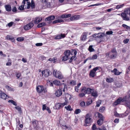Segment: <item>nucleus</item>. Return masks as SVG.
Listing matches in <instances>:
<instances>
[{
  "label": "nucleus",
  "instance_id": "46",
  "mask_svg": "<svg viewBox=\"0 0 130 130\" xmlns=\"http://www.w3.org/2000/svg\"><path fill=\"white\" fill-rule=\"evenodd\" d=\"M81 112V110L79 109H76L75 112V113L76 114H77L79 113H80Z\"/></svg>",
  "mask_w": 130,
  "mask_h": 130
},
{
  "label": "nucleus",
  "instance_id": "39",
  "mask_svg": "<svg viewBox=\"0 0 130 130\" xmlns=\"http://www.w3.org/2000/svg\"><path fill=\"white\" fill-rule=\"evenodd\" d=\"M98 116L100 119H99L103 120V116L101 114L99 113H98Z\"/></svg>",
  "mask_w": 130,
  "mask_h": 130
},
{
  "label": "nucleus",
  "instance_id": "15",
  "mask_svg": "<svg viewBox=\"0 0 130 130\" xmlns=\"http://www.w3.org/2000/svg\"><path fill=\"white\" fill-rule=\"evenodd\" d=\"M42 20L41 17H37L35 19L34 22L35 24H37L39 23Z\"/></svg>",
  "mask_w": 130,
  "mask_h": 130
},
{
  "label": "nucleus",
  "instance_id": "18",
  "mask_svg": "<svg viewBox=\"0 0 130 130\" xmlns=\"http://www.w3.org/2000/svg\"><path fill=\"white\" fill-rule=\"evenodd\" d=\"M93 90V89L89 88H87L85 90V92L86 94H90L92 93Z\"/></svg>",
  "mask_w": 130,
  "mask_h": 130
},
{
  "label": "nucleus",
  "instance_id": "51",
  "mask_svg": "<svg viewBox=\"0 0 130 130\" xmlns=\"http://www.w3.org/2000/svg\"><path fill=\"white\" fill-rule=\"evenodd\" d=\"M129 40L128 39H125L123 40V42L125 44H126L128 43L129 41Z\"/></svg>",
  "mask_w": 130,
  "mask_h": 130
},
{
  "label": "nucleus",
  "instance_id": "44",
  "mask_svg": "<svg viewBox=\"0 0 130 130\" xmlns=\"http://www.w3.org/2000/svg\"><path fill=\"white\" fill-rule=\"evenodd\" d=\"M101 102L100 100H99L96 103V106L97 107H99L100 105L101 104Z\"/></svg>",
  "mask_w": 130,
  "mask_h": 130
},
{
  "label": "nucleus",
  "instance_id": "41",
  "mask_svg": "<svg viewBox=\"0 0 130 130\" xmlns=\"http://www.w3.org/2000/svg\"><path fill=\"white\" fill-rule=\"evenodd\" d=\"M17 40L18 41H21L24 40V38L22 37H19L17 38Z\"/></svg>",
  "mask_w": 130,
  "mask_h": 130
},
{
  "label": "nucleus",
  "instance_id": "33",
  "mask_svg": "<svg viewBox=\"0 0 130 130\" xmlns=\"http://www.w3.org/2000/svg\"><path fill=\"white\" fill-rule=\"evenodd\" d=\"M125 12L127 14H129L130 16V8H127L126 10L125 11Z\"/></svg>",
  "mask_w": 130,
  "mask_h": 130
},
{
  "label": "nucleus",
  "instance_id": "30",
  "mask_svg": "<svg viewBox=\"0 0 130 130\" xmlns=\"http://www.w3.org/2000/svg\"><path fill=\"white\" fill-rule=\"evenodd\" d=\"M65 108L67 110L69 111H72L73 110L71 108L70 105H68L67 106H66Z\"/></svg>",
  "mask_w": 130,
  "mask_h": 130
},
{
  "label": "nucleus",
  "instance_id": "43",
  "mask_svg": "<svg viewBox=\"0 0 130 130\" xmlns=\"http://www.w3.org/2000/svg\"><path fill=\"white\" fill-rule=\"evenodd\" d=\"M114 115L117 117H121V114L118 113L116 112H114Z\"/></svg>",
  "mask_w": 130,
  "mask_h": 130
},
{
  "label": "nucleus",
  "instance_id": "11",
  "mask_svg": "<svg viewBox=\"0 0 130 130\" xmlns=\"http://www.w3.org/2000/svg\"><path fill=\"white\" fill-rule=\"evenodd\" d=\"M55 18V17L54 16H51L46 18L45 19V21H48V22H47V23H50L51 22V21L54 20Z\"/></svg>",
  "mask_w": 130,
  "mask_h": 130
},
{
  "label": "nucleus",
  "instance_id": "6",
  "mask_svg": "<svg viewBox=\"0 0 130 130\" xmlns=\"http://www.w3.org/2000/svg\"><path fill=\"white\" fill-rule=\"evenodd\" d=\"M41 73L42 76H44L45 77H47L50 74V70L48 69L45 70L43 71Z\"/></svg>",
  "mask_w": 130,
  "mask_h": 130
},
{
  "label": "nucleus",
  "instance_id": "34",
  "mask_svg": "<svg viewBox=\"0 0 130 130\" xmlns=\"http://www.w3.org/2000/svg\"><path fill=\"white\" fill-rule=\"evenodd\" d=\"M76 59V56H72L70 58V59L69 60V62L70 63H71L73 60H75Z\"/></svg>",
  "mask_w": 130,
  "mask_h": 130
},
{
  "label": "nucleus",
  "instance_id": "12",
  "mask_svg": "<svg viewBox=\"0 0 130 130\" xmlns=\"http://www.w3.org/2000/svg\"><path fill=\"white\" fill-rule=\"evenodd\" d=\"M36 89L38 92L40 93L42 92L44 90V87L42 86H38L37 87Z\"/></svg>",
  "mask_w": 130,
  "mask_h": 130
},
{
  "label": "nucleus",
  "instance_id": "19",
  "mask_svg": "<svg viewBox=\"0 0 130 130\" xmlns=\"http://www.w3.org/2000/svg\"><path fill=\"white\" fill-rule=\"evenodd\" d=\"M70 51L69 50H67L64 53V55L68 57H69V56L70 55Z\"/></svg>",
  "mask_w": 130,
  "mask_h": 130
},
{
  "label": "nucleus",
  "instance_id": "13",
  "mask_svg": "<svg viewBox=\"0 0 130 130\" xmlns=\"http://www.w3.org/2000/svg\"><path fill=\"white\" fill-rule=\"evenodd\" d=\"M80 18L79 15H76L70 17V19L71 21H74L78 20Z\"/></svg>",
  "mask_w": 130,
  "mask_h": 130
},
{
  "label": "nucleus",
  "instance_id": "35",
  "mask_svg": "<svg viewBox=\"0 0 130 130\" xmlns=\"http://www.w3.org/2000/svg\"><path fill=\"white\" fill-rule=\"evenodd\" d=\"M77 51L76 50H72L71 52V54L72 55H74V56H75L77 54Z\"/></svg>",
  "mask_w": 130,
  "mask_h": 130
},
{
  "label": "nucleus",
  "instance_id": "29",
  "mask_svg": "<svg viewBox=\"0 0 130 130\" xmlns=\"http://www.w3.org/2000/svg\"><path fill=\"white\" fill-rule=\"evenodd\" d=\"M15 74L16 76L17 77V78L18 79H19L20 77L21 76V74L20 73L16 72L15 73Z\"/></svg>",
  "mask_w": 130,
  "mask_h": 130
},
{
  "label": "nucleus",
  "instance_id": "16",
  "mask_svg": "<svg viewBox=\"0 0 130 130\" xmlns=\"http://www.w3.org/2000/svg\"><path fill=\"white\" fill-rule=\"evenodd\" d=\"M111 72L114 73V74L116 75H119L122 73V72H119L116 68H115L113 70L111 71Z\"/></svg>",
  "mask_w": 130,
  "mask_h": 130
},
{
  "label": "nucleus",
  "instance_id": "47",
  "mask_svg": "<svg viewBox=\"0 0 130 130\" xmlns=\"http://www.w3.org/2000/svg\"><path fill=\"white\" fill-rule=\"evenodd\" d=\"M42 3L45 5L46 6L48 7V5H47V4L48 3H47L46 0H42Z\"/></svg>",
  "mask_w": 130,
  "mask_h": 130
},
{
  "label": "nucleus",
  "instance_id": "1",
  "mask_svg": "<svg viewBox=\"0 0 130 130\" xmlns=\"http://www.w3.org/2000/svg\"><path fill=\"white\" fill-rule=\"evenodd\" d=\"M53 74L54 76L59 79H61L63 78V76L61 73L59 71H57L56 70H54Z\"/></svg>",
  "mask_w": 130,
  "mask_h": 130
},
{
  "label": "nucleus",
  "instance_id": "4",
  "mask_svg": "<svg viewBox=\"0 0 130 130\" xmlns=\"http://www.w3.org/2000/svg\"><path fill=\"white\" fill-rule=\"evenodd\" d=\"M34 25V24L33 23H30L28 24L25 26L24 27V29L27 30L30 29Z\"/></svg>",
  "mask_w": 130,
  "mask_h": 130
},
{
  "label": "nucleus",
  "instance_id": "56",
  "mask_svg": "<svg viewBox=\"0 0 130 130\" xmlns=\"http://www.w3.org/2000/svg\"><path fill=\"white\" fill-rule=\"evenodd\" d=\"M112 33L113 32L111 31H107L106 33V34L108 35L112 34Z\"/></svg>",
  "mask_w": 130,
  "mask_h": 130
},
{
  "label": "nucleus",
  "instance_id": "22",
  "mask_svg": "<svg viewBox=\"0 0 130 130\" xmlns=\"http://www.w3.org/2000/svg\"><path fill=\"white\" fill-rule=\"evenodd\" d=\"M56 108V109H59L62 108L60 103H58L55 106Z\"/></svg>",
  "mask_w": 130,
  "mask_h": 130
},
{
  "label": "nucleus",
  "instance_id": "60",
  "mask_svg": "<svg viewBox=\"0 0 130 130\" xmlns=\"http://www.w3.org/2000/svg\"><path fill=\"white\" fill-rule=\"evenodd\" d=\"M92 129L93 130H94L96 129V126L95 124H93L92 126Z\"/></svg>",
  "mask_w": 130,
  "mask_h": 130
},
{
  "label": "nucleus",
  "instance_id": "25",
  "mask_svg": "<svg viewBox=\"0 0 130 130\" xmlns=\"http://www.w3.org/2000/svg\"><path fill=\"white\" fill-rule=\"evenodd\" d=\"M69 57H68L67 56L64 55V56H63L62 58V61H66L68 59H69Z\"/></svg>",
  "mask_w": 130,
  "mask_h": 130
},
{
  "label": "nucleus",
  "instance_id": "54",
  "mask_svg": "<svg viewBox=\"0 0 130 130\" xmlns=\"http://www.w3.org/2000/svg\"><path fill=\"white\" fill-rule=\"evenodd\" d=\"M27 9H28L31 6L30 3V2H27Z\"/></svg>",
  "mask_w": 130,
  "mask_h": 130
},
{
  "label": "nucleus",
  "instance_id": "53",
  "mask_svg": "<svg viewBox=\"0 0 130 130\" xmlns=\"http://www.w3.org/2000/svg\"><path fill=\"white\" fill-rule=\"evenodd\" d=\"M122 27H123L124 28H126V29H128V28L129 27V26L124 24H122Z\"/></svg>",
  "mask_w": 130,
  "mask_h": 130
},
{
  "label": "nucleus",
  "instance_id": "64",
  "mask_svg": "<svg viewBox=\"0 0 130 130\" xmlns=\"http://www.w3.org/2000/svg\"><path fill=\"white\" fill-rule=\"evenodd\" d=\"M66 97L67 96H68V97H69V99L70 100V99H71L72 98V97L71 95L68 93H67L66 94Z\"/></svg>",
  "mask_w": 130,
  "mask_h": 130
},
{
  "label": "nucleus",
  "instance_id": "20",
  "mask_svg": "<svg viewBox=\"0 0 130 130\" xmlns=\"http://www.w3.org/2000/svg\"><path fill=\"white\" fill-rule=\"evenodd\" d=\"M53 83L54 85L57 86L60 85L61 84L60 81L57 80H54L53 82Z\"/></svg>",
  "mask_w": 130,
  "mask_h": 130
},
{
  "label": "nucleus",
  "instance_id": "48",
  "mask_svg": "<svg viewBox=\"0 0 130 130\" xmlns=\"http://www.w3.org/2000/svg\"><path fill=\"white\" fill-rule=\"evenodd\" d=\"M80 105L81 107H84L85 105V103L84 101L81 102L80 104Z\"/></svg>",
  "mask_w": 130,
  "mask_h": 130
},
{
  "label": "nucleus",
  "instance_id": "37",
  "mask_svg": "<svg viewBox=\"0 0 130 130\" xmlns=\"http://www.w3.org/2000/svg\"><path fill=\"white\" fill-rule=\"evenodd\" d=\"M67 103H68V100L67 99H66L65 100V101L64 103H60L61 104V106L62 107V108L63 106H64L65 105H66Z\"/></svg>",
  "mask_w": 130,
  "mask_h": 130
},
{
  "label": "nucleus",
  "instance_id": "28",
  "mask_svg": "<svg viewBox=\"0 0 130 130\" xmlns=\"http://www.w3.org/2000/svg\"><path fill=\"white\" fill-rule=\"evenodd\" d=\"M45 24L44 23H41L39 24L37 26L39 28L45 26Z\"/></svg>",
  "mask_w": 130,
  "mask_h": 130
},
{
  "label": "nucleus",
  "instance_id": "63",
  "mask_svg": "<svg viewBox=\"0 0 130 130\" xmlns=\"http://www.w3.org/2000/svg\"><path fill=\"white\" fill-rule=\"evenodd\" d=\"M119 119L116 118L115 119L114 121V122L115 123H119Z\"/></svg>",
  "mask_w": 130,
  "mask_h": 130
},
{
  "label": "nucleus",
  "instance_id": "26",
  "mask_svg": "<svg viewBox=\"0 0 130 130\" xmlns=\"http://www.w3.org/2000/svg\"><path fill=\"white\" fill-rule=\"evenodd\" d=\"M105 109V108L104 106L101 107L99 109V111L101 112H103L104 111Z\"/></svg>",
  "mask_w": 130,
  "mask_h": 130
},
{
  "label": "nucleus",
  "instance_id": "57",
  "mask_svg": "<svg viewBox=\"0 0 130 130\" xmlns=\"http://www.w3.org/2000/svg\"><path fill=\"white\" fill-rule=\"evenodd\" d=\"M92 102V100H90V101L87 102L86 103V105L87 106H88L90 104H91Z\"/></svg>",
  "mask_w": 130,
  "mask_h": 130
},
{
  "label": "nucleus",
  "instance_id": "49",
  "mask_svg": "<svg viewBox=\"0 0 130 130\" xmlns=\"http://www.w3.org/2000/svg\"><path fill=\"white\" fill-rule=\"evenodd\" d=\"M5 88L9 90L10 91H12L13 90V89H12L11 87H10L9 86L6 85L5 86Z\"/></svg>",
  "mask_w": 130,
  "mask_h": 130
},
{
  "label": "nucleus",
  "instance_id": "27",
  "mask_svg": "<svg viewBox=\"0 0 130 130\" xmlns=\"http://www.w3.org/2000/svg\"><path fill=\"white\" fill-rule=\"evenodd\" d=\"M103 120L99 119L97 121V123L99 125H101L103 123Z\"/></svg>",
  "mask_w": 130,
  "mask_h": 130
},
{
  "label": "nucleus",
  "instance_id": "42",
  "mask_svg": "<svg viewBox=\"0 0 130 130\" xmlns=\"http://www.w3.org/2000/svg\"><path fill=\"white\" fill-rule=\"evenodd\" d=\"M24 5H22L19 6L18 9L20 10H23L24 9Z\"/></svg>",
  "mask_w": 130,
  "mask_h": 130
},
{
  "label": "nucleus",
  "instance_id": "55",
  "mask_svg": "<svg viewBox=\"0 0 130 130\" xmlns=\"http://www.w3.org/2000/svg\"><path fill=\"white\" fill-rule=\"evenodd\" d=\"M85 95V94L84 93H80L79 94V96L80 97H82L84 96Z\"/></svg>",
  "mask_w": 130,
  "mask_h": 130
},
{
  "label": "nucleus",
  "instance_id": "5",
  "mask_svg": "<svg viewBox=\"0 0 130 130\" xmlns=\"http://www.w3.org/2000/svg\"><path fill=\"white\" fill-rule=\"evenodd\" d=\"M0 98L3 100H5L8 99L9 97L4 92L0 90Z\"/></svg>",
  "mask_w": 130,
  "mask_h": 130
},
{
  "label": "nucleus",
  "instance_id": "24",
  "mask_svg": "<svg viewBox=\"0 0 130 130\" xmlns=\"http://www.w3.org/2000/svg\"><path fill=\"white\" fill-rule=\"evenodd\" d=\"M121 102V98H119L115 102V104L117 105L119 104Z\"/></svg>",
  "mask_w": 130,
  "mask_h": 130
},
{
  "label": "nucleus",
  "instance_id": "7",
  "mask_svg": "<svg viewBox=\"0 0 130 130\" xmlns=\"http://www.w3.org/2000/svg\"><path fill=\"white\" fill-rule=\"evenodd\" d=\"M91 114L90 113H88L87 114L86 117L85 122L87 123H90L91 121V119L90 118Z\"/></svg>",
  "mask_w": 130,
  "mask_h": 130
},
{
  "label": "nucleus",
  "instance_id": "10",
  "mask_svg": "<svg viewBox=\"0 0 130 130\" xmlns=\"http://www.w3.org/2000/svg\"><path fill=\"white\" fill-rule=\"evenodd\" d=\"M87 32H83L80 37V40L83 41L86 40L87 39V35L88 34Z\"/></svg>",
  "mask_w": 130,
  "mask_h": 130
},
{
  "label": "nucleus",
  "instance_id": "23",
  "mask_svg": "<svg viewBox=\"0 0 130 130\" xmlns=\"http://www.w3.org/2000/svg\"><path fill=\"white\" fill-rule=\"evenodd\" d=\"M106 81L108 83H111L113 82V79L111 78H107L106 79Z\"/></svg>",
  "mask_w": 130,
  "mask_h": 130
},
{
  "label": "nucleus",
  "instance_id": "52",
  "mask_svg": "<svg viewBox=\"0 0 130 130\" xmlns=\"http://www.w3.org/2000/svg\"><path fill=\"white\" fill-rule=\"evenodd\" d=\"M92 57V60L96 59L97 58V55L96 54H95L93 55Z\"/></svg>",
  "mask_w": 130,
  "mask_h": 130
},
{
  "label": "nucleus",
  "instance_id": "9",
  "mask_svg": "<svg viewBox=\"0 0 130 130\" xmlns=\"http://www.w3.org/2000/svg\"><path fill=\"white\" fill-rule=\"evenodd\" d=\"M92 36L93 37L95 38H101L102 37L105 38L106 37L105 35H101V34L99 33L98 34H93L92 35Z\"/></svg>",
  "mask_w": 130,
  "mask_h": 130
},
{
  "label": "nucleus",
  "instance_id": "58",
  "mask_svg": "<svg viewBox=\"0 0 130 130\" xmlns=\"http://www.w3.org/2000/svg\"><path fill=\"white\" fill-rule=\"evenodd\" d=\"M6 38L7 39H8L10 40L13 39V37L10 36L9 35H7L6 36Z\"/></svg>",
  "mask_w": 130,
  "mask_h": 130
},
{
  "label": "nucleus",
  "instance_id": "21",
  "mask_svg": "<svg viewBox=\"0 0 130 130\" xmlns=\"http://www.w3.org/2000/svg\"><path fill=\"white\" fill-rule=\"evenodd\" d=\"M91 93L92 96L96 97L98 96V92L96 91H92Z\"/></svg>",
  "mask_w": 130,
  "mask_h": 130
},
{
  "label": "nucleus",
  "instance_id": "38",
  "mask_svg": "<svg viewBox=\"0 0 130 130\" xmlns=\"http://www.w3.org/2000/svg\"><path fill=\"white\" fill-rule=\"evenodd\" d=\"M15 108L20 113L22 112V110H21V108L19 106H17L15 107Z\"/></svg>",
  "mask_w": 130,
  "mask_h": 130
},
{
  "label": "nucleus",
  "instance_id": "61",
  "mask_svg": "<svg viewBox=\"0 0 130 130\" xmlns=\"http://www.w3.org/2000/svg\"><path fill=\"white\" fill-rule=\"evenodd\" d=\"M32 4H31V7L32 8V9H33L34 8L35 6V4L34 3H33L32 2H31Z\"/></svg>",
  "mask_w": 130,
  "mask_h": 130
},
{
  "label": "nucleus",
  "instance_id": "31",
  "mask_svg": "<svg viewBox=\"0 0 130 130\" xmlns=\"http://www.w3.org/2000/svg\"><path fill=\"white\" fill-rule=\"evenodd\" d=\"M70 83L71 85H75L76 84V82L74 80H72L70 81Z\"/></svg>",
  "mask_w": 130,
  "mask_h": 130
},
{
  "label": "nucleus",
  "instance_id": "36",
  "mask_svg": "<svg viewBox=\"0 0 130 130\" xmlns=\"http://www.w3.org/2000/svg\"><path fill=\"white\" fill-rule=\"evenodd\" d=\"M8 102L9 103H11L13 104V105L15 106H16L17 105L16 102L12 100H9L8 101Z\"/></svg>",
  "mask_w": 130,
  "mask_h": 130
},
{
  "label": "nucleus",
  "instance_id": "62",
  "mask_svg": "<svg viewBox=\"0 0 130 130\" xmlns=\"http://www.w3.org/2000/svg\"><path fill=\"white\" fill-rule=\"evenodd\" d=\"M42 43H38L36 44V46H42Z\"/></svg>",
  "mask_w": 130,
  "mask_h": 130
},
{
  "label": "nucleus",
  "instance_id": "2",
  "mask_svg": "<svg viewBox=\"0 0 130 130\" xmlns=\"http://www.w3.org/2000/svg\"><path fill=\"white\" fill-rule=\"evenodd\" d=\"M99 67H96L91 70L89 74L90 76L92 77H94L96 75V71L99 69Z\"/></svg>",
  "mask_w": 130,
  "mask_h": 130
},
{
  "label": "nucleus",
  "instance_id": "45",
  "mask_svg": "<svg viewBox=\"0 0 130 130\" xmlns=\"http://www.w3.org/2000/svg\"><path fill=\"white\" fill-rule=\"evenodd\" d=\"M116 54H112L111 56H110L109 57L110 58L113 59L116 58Z\"/></svg>",
  "mask_w": 130,
  "mask_h": 130
},
{
  "label": "nucleus",
  "instance_id": "59",
  "mask_svg": "<svg viewBox=\"0 0 130 130\" xmlns=\"http://www.w3.org/2000/svg\"><path fill=\"white\" fill-rule=\"evenodd\" d=\"M12 11L14 12H16L17 11V9L15 7H14L13 8Z\"/></svg>",
  "mask_w": 130,
  "mask_h": 130
},
{
  "label": "nucleus",
  "instance_id": "17",
  "mask_svg": "<svg viewBox=\"0 0 130 130\" xmlns=\"http://www.w3.org/2000/svg\"><path fill=\"white\" fill-rule=\"evenodd\" d=\"M5 8L6 10L8 12H10L11 10V7L10 5H6L5 6Z\"/></svg>",
  "mask_w": 130,
  "mask_h": 130
},
{
  "label": "nucleus",
  "instance_id": "40",
  "mask_svg": "<svg viewBox=\"0 0 130 130\" xmlns=\"http://www.w3.org/2000/svg\"><path fill=\"white\" fill-rule=\"evenodd\" d=\"M90 52H92L94 51V49L92 48V46H90L88 48Z\"/></svg>",
  "mask_w": 130,
  "mask_h": 130
},
{
  "label": "nucleus",
  "instance_id": "32",
  "mask_svg": "<svg viewBox=\"0 0 130 130\" xmlns=\"http://www.w3.org/2000/svg\"><path fill=\"white\" fill-rule=\"evenodd\" d=\"M124 4H123L122 5H118L116 7V8L117 9H119L120 8H122L124 6Z\"/></svg>",
  "mask_w": 130,
  "mask_h": 130
},
{
  "label": "nucleus",
  "instance_id": "50",
  "mask_svg": "<svg viewBox=\"0 0 130 130\" xmlns=\"http://www.w3.org/2000/svg\"><path fill=\"white\" fill-rule=\"evenodd\" d=\"M96 130H106V129L104 126H102L101 128H98L96 129Z\"/></svg>",
  "mask_w": 130,
  "mask_h": 130
},
{
  "label": "nucleus",
  "instance_id": "8",
  "mask_svg": "<svg viewBox=\"0 0 130 130\" xmlns=\"http://www.w3.org/2000/svg\"><path fill=\"white\" fill-rule=\"evenodd\" d=\"M66 36V35L65 34H59L55 36V39H59L62 38H64Z\"/></svg>",
  "mask_w": 130,
  "mask_h": 130
},
{
  "label": "nucleus",
  "instance_id": "14",
  "mask_svg": "<svg viewBox=\"0 0 130 130\" xmlns=\"http://www.w3.org/2000/svg\"><path fill=\"white\" fill-rule=\"evenodd\" d=\"M62 92L61 89H58L55 93V94L57 97H59L61 95Z\"/></svg>",
  "mask_w": 130,
  "mask_h": 130
},
{
  "label": "nucleus",
  "instance_id": "3",
  "mask_svg": "<svg viewBox=\"0 0 130 130\" xmlns=\"http://www.w3.org/2000/svg\"><path fill=\"white\" fill-rule=\"evenodd\" d=\"M127 13L124 11V12H123L121 14H119V15H121V16L122 18V19L126 21H128L129 20V18L127 15Z\"/></svg>",
  "mask_w": 130,
  "mask_h": 130
}]
</instances>
